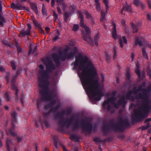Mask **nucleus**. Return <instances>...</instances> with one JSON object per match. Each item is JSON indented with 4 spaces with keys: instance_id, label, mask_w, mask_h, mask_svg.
<instances>
[{
    "instance_id": "nucleus-55",
    "label": "nucleus",
    "mask_w": 151,
    "mask_h": 151,
    "mask_svg": "<svg viewBox=\"0 0 151 151\" xmlns=\"http://www.w3.org/2000/svg\"><path fill=\"white\" fill-rule=\"evenodd\" d=\"M27 30L30 33V31L31 29L32 28V27L31 24L28 23L27 24Z\"/></svg>"
},
{
    "instance_id": "nucleus-39",
    "label": "nucleus",
    "mask_w": 151,
    "mask_h": 151,
    "mask_svg": "<svg viewBox=\"0 0 151 151\" xmlns=\"http://www.w3.org/2000/svg\"><path fill=\"white\" fill-rule=\"evenodd\" d=\"M110 102L109 100H108V98H107L106 100H105L102 106L104 109H106V105L109 104V103Z\"/></svg>"
},
{
    "instance_id": "nucleus-17",
    "label": "nucleus",
    "mask_w": 151,
    "mask_h": 151,
    "mask_svg": "<svg viewBox=\"0 0 151 151\" xmlns=\"http://www.w3.org/2000/svg\"><path fill=\"white\" fill-rule=\"evenodd\" d=\"M102 130L104 134L107 133L110 131V128L108 126V124L104 123L102 128Z\"/></svg>"
},
{
    "instance_id": "nucleus-23",
    "label": "nucleus",
    "mask_w": 151,
    "mask_h": 151,
    "mask_svg": "<svg viewBox=\"0 0 151 151\" xmlns=\"http://www.w3.org/2000/svg\"><path fill=\"white\" fill-rule=\"evenodd\" d=\"M116 99H114V98H108V100H109V102L111 103V104H112L113 107L115 109H116V106L115 104H116Z\"/></svg>"
},
{
    "instance_id": "nucleus-54",
    "label": "nucleus",
    "mask_w": 151,
    "mask_h": 151,
    "mask_svg": "<svg viewBox=\"0 0 151 151\" xmlns=\"http://www.w3.org/2000/svg\"><path fill=\"white\" fill-rule=\"evenodd\" d=\"M11 7L14 9H17V3L16 4H15L14 3H12L11 4Z\"/></svg>"
},
{
    "instance_id": "nucleus-3",
    "label": "nucleus",
    "mask_w": 151,
    "mask_h": 151,
    "mask_svg": "<svg viewBox=\"0 0 151 151\" xmlns=\"http://www.w3.org/2000/svg\"><path fill=\"white\" fill-rule=\"evenodd\" d=\"M144 113L139 109H135L134 111V114L132 115V122H139L146 118L148 113L151 110V106L141 107Z\"/></svg>"
},
{
    "instance_id": "nucleus-6",
    "label": "nucleus",
    "mask_w": 151,
    "mask_h": 151,
    "mask_svg": "<svg viewBox=\"0 0 151 151\" xmlns=\"http://www.w3.org/2000/svg\"><path fill=\"white\" fill-rule=\"evenodd\" d=\"M79 127L81 128L83 131L89 134L91 133L93 129V124L89 123L85 124L84 119L81 120V123L78 121H77L74 126L73 130H75Z\"/></svg>"
},
{
    "instance_id": "nucleus-38",
    "label": "nucleus",
    "mask_w": 151,
    "mask_h": 151,
    "mask_svg": "<svg viewBox=\"0 0 151 151\" xmlns=\"http://www.w3.org/2000/svg\"><path fill=\"white\" fill-rule=\"evenodd\" d=\"M42 101H45L44 100H42L41 99L40 100H38L37 101V109L39 110L40 109V107L41 106V105H42Z\"/></svg>"
},
{
    "instance_id": "nucleus-30",
    "label": "nucleus",
    "mask_w": 151,
    "mask_h": 151,
    "mask_svg": "<svg viewBox=\"0 0 151 151\" xmlns=\"http://www.w3.org/2000/svg\"><path fill=\"white\" fill-rule=\"evenodd\" d=\"M10 65L12 70H15L17 67L16 63L13 60L12 61L10 62Z\"/></svg>"
},
{
    "instance_id": "nucleus-36",
    "label": "nucleus",
    "mask_w": 151,
    "mask_h": 151,
    "mask_svg": "<svg viewBox=\"0 0 151 151\" xmlns=\"http://www.w3.org/2000/svg\"><path fill=\"white\" fill-rule=\"evenodd\" d=\"M142 51L143 57L147 59H148V58L147 53L146 52L145 49L143 48Z\"/></svg>"
},
{
    "instance_id": "nucleus-20",
    "label": "nucleus",
    "mask_w": 151,
    "mask_h": 151,
    "mask_svg": "<svg viewBox=\"0 0 151 151\" xmlns=\"http://www.w3.org/2000/svg\"><path fill=\"white\" fill-rule=\"evenodd\" d=\"M124 9H125L126 11L128 12H132V11L131 6L127 5H126L125 6H123L121 12L122 14V11Z\"/></svg>"
},
{
    "instance_id": "nucleus-59",
    "label": "nucleus",
    "mask_w": 151,
    "mask_h": 151,
    "mask_svg": "<svg viewBox=\"0 0 151 151\" xmlns=\"http://www.w3.org/2000/svg\"><path fill=\"white\" fill-rule=\"evenodd\" d=\"M134 3L135 5L137 6H138L139 4V0H134Z\"/></svg>"
},
{
    "instance_id": "nucleus-53",
    "label": "nucleus",
    "mask_w": 151,
    "mask_h": 151,
    "mask_svg": "<svg viewBox=\"0 0 151 151\" xmlns=\"http://www.w3.org/2000/svg\"><path fill=\"white\" fill-rule=\"evenodd\" d=\"M85 14L86 16V18L87 19H89V18H92V17H91V15L89 14L88 12L87 11H86L85 12Z\"/></svg>"
},
{
    "instance_id": "nucleus-40",
    "label": "nucleus",
    "mask_w": 151,
    "mask_h": 151,
    "mask_svg": "<svg viewBox=\"0 0 151 151\" xmlns=\"http://www.w3.org/2000/svg\"><path fill=\"white\" fill-rule=\"evenodd\" d=\"M93 141L96 142H104V141L101 140L100 138L97 137H94L93 139Z\"/></svg>"
},
{
    "instance_id": "nucleus-21",
    "label": "nucleus",
    "mask_w": 151,
    "mask_h": 151,
    "mask_svg": "<svg viewBox=\"0 0 151 151\" xmlns=\"http://www.w3.org/2000/svg\"><path fill=\"white\" fill-rule=\"evenodd\" d=\"M11 86L12 89L15 91V95L17 97L16 100H18V94L19 92L15 84L11 85Z\"/></svg>"
},
{
    "instance_id": "nucleus-29",
    "label": "nucleus",
    "mask_w": 151,
    "mask_h": 151,
    "mask_svg": "<svg viewBox=\"0 0 151 151\" xmlns=\"http://www.w3.org/2000/svg\"><path fill=\"white\" fill-rule=\"evenodd\" d=\"M32 20L35 26L37 28L41 26L40 24L37 22L34 17L32 18Z\"/></svg>"
},
{
    "instance_id": "nucleus-37",
    "label": "nucleus",
    "mask_w": 151,
    "mask_h": 151,
    "mask_svg": "<svg viewBox=\"0 0 151 151\" xmlns=\"http://www.w3.org/2000/svg\"><path fill=\"white\" fill-rule=\"evenodd\" d=\"M25 7L24 5H22L21 4H19L17 3V9L23 10H25Z\"/></svg>"
},
{
    "instance_id": "nucleus-32",
    "label": "nucleus",
    "mask_w": 151,
    "mask_h": 151,
    "mask_svg": "<svg viewBox=\"0 0 151 151\" xmlns=\"http://www.w3.org/2000/svg\"><path fill=\"white\" fill-rule=\"evenodd\" d=\"M133 91H129L126 95V99L129 100H130Z\"/></svg>"
},
{
    "instance_id": "nucleus-26",
    "label": "nucleus",
    "mask_w": 151,
    "mask_h": 151,
    "mask_svg": "<svg viewBox=\"0 0 151 151\" xmlns=\"http://www.w3.org/2000/svg\"><path fill=\"white\" fill-rule=\"evenodd\" d=\"M20 33L22 35V37H24L26 35L29 36L30 35V33L26 30L25 31V29H23L20 32Z\"/></svg>"
},
{
    "instance_id": "nucleus-51",
    "label": "nucleus",
    "mask_w": 151,
    "mask_h": 151,
    "mask_svg": "<svg viewBox=\"0 0 151 151\" xmlns=\"http://www.w3.org/2000/svg\"><path fill=\"white\" fill-rule=\"evenodd\" d=\"M133 91V93L135 96L137 95V94L139 92H140L139 91L137 90V89H136V87L134 88Z\"/></svg>"
},
{
    "instance_id": "nucleus-46",
    "label": "nucleus",
    "mask_w": 151,
    "mask_h": 151,
    "mask_svg": "<svg viewBox=\"0 0 151 151\" xmlns=\"http://www.w3.org/2000/svg\"><path fill=\"white\" fill-rule=\"evenodd\" d=\"M135 41L137 43V45H139L141 47L142 46L143 44L142 41L138 38H136L135 39Z\"/></svg>"
},
{
    "instance_id": "nucleus-64",
    "label": "nucleus",
    "mask_w": 151,
    "mask_h": 151,
    "mask_svg": "<svg viewBox=\"0 0 151 151\" xmlns=\"http://www.w3.org/2000/svg\"><path fill=\"white\" fill-rule=\"evenodd\" d=\"M72 112V110L70 108H68L67 110V114L68 115H70Z\"/></svg>"
},
{
    "instance_id": "nucleus-2",
    "label": "nucleus",
    "mask_w": 151,
    "mask_h": 151,
    "mask_svg": "<svg viewBox=\"0 0 151 151\" xmlns=\"http://www.w3.org/2000/svg\"><path fill=\"white\" fill-rule=\"evenodd\" d=\"M46 70H40L39 72L38 81H49L50 78V73H52L56 69L55 64L51 61L48 60L47 63H45Z\"/></svg>"
},
{
    "instance_id": "nucleus-44",
    "label": "nucleus",
    "mask_w": 151,
    "mask_h": 151,
    "mask_svg": "<svg viewBox=\"0 0 151 151\" xmlns=\"http://www.w3.org/2000/svg\"><path fill=\"white\" fill-rule=\"evenodd\" d=\"M53 16L54 17V22H55L56 21L57 19L58 18V14L56 13L55 12V11L53 10Z\"/></svg>"
},
{
    "instance_id": "nucleus-18",
    "label": "nucleus",
    "mask_w": 151,
    "mask_h": 151,
    "mask_svg": "<svg viewBox=\"0 0 151 151\" xmlns=\"http://www.w3.org/2000/svg\"><path fill=\"white\" fill-rule=\"evenodd\" d=\"M113 25L114 27L112 32V36L115 40H116L118 37L116 30V26L115 24H114Z\"/></svg>"
},
{
    "instance_id": "nucleus-10",
    "label": "nucleus",
    "mask_w": 151,
    "mask_h": 151,
    "mask_svg": "<svg viewBox=\"0 0 151 151\" xmlns=\"http://www.w3.org/2000/svg\"><path fill=\"white\" fill-rule=\"evenodd\" d=\"M86 34L83 35V39L87 42L89 44L92 45L93 44V40L91 39L89 35L91 33V30L89 27L86 26L84 27Z\"/></svg>"
},
{
    "instance_id": "nucleus-5",
    "label": "nucleus",
    "mask_w": 151,
    "mask_h": 151,
    "mask_svg": "<svg viewBox=\"0 0 151 151\" xmlns=\"http://www.w3.org/2000/svg\"><path fill=\"white\" fill-rule=\"evenodd\" d=\"M55 118L56 119H59L58 122L59 126L58 130L60 131H63L64 128L66 126L69 127L71 124L73 123L75 120V117L72 116L70 119H67L65 121L64 119L62 117L60 112H58L56 114Z\"/></svg>"
},
{
    "instance_id": "nucleus-60",
    "label": "nucleus",
    "mask_w": 151,
    "mask_h": 151,
    "mask_svg": "<svg viewBox=\"0 0 151 151\" xmlns=\"http://www.w3.org/2000/svg\"><path fill=\"white\" fill-rule=\"evenodd\" d=\"M51 102L50 103L52 107H54L56 104V101L55 100L50 101Z\"/></svg>"
},
{
    "instance_id": "nucleus-57",
    "label": "nucleus",
    "mask_w": 151,
    "mask_h": 151,
    "mask_svg": "<svg viewBox=\"0 0 151 151\" xmlns=\"http://www.w3.org/2000/svg\"><path fill=\"white\" fill-rule=\"evenodd\" d=\"M96 9L97 11H100L101 10L100 4H95Z\"/></svg>"
},
{
    "instance_id": "nucleus-61",
    "label": "nucleus",
    "mask_w": 151,
    "mask_h": 151,
    "mask_svg": "<svg viewBox=\"0 0 151 151\" xmlns=\"http://www.w3.org/2000/svg\"><path fill=\"white\" fill-rule=\"evenodd\" d=\"M62 8L63 10V11H65V9L67 7V5L65 4L64 3H62Z\"/></svg>"
},
{
    "instance_id": "nucleus-48",
    "label": "nucleus",
    "mask_w": 151,
    "mask_h": 151,
    "mask_svg": "<svg viewBox=\"0 0 151 151\" xmlns=\"http://www.w3.org/2000/svg\"><path fill=\"white\" fill-rule=\"evenodd\" d=\"M117 93V91H113L111 94V98H114V99H116L115 97Z\"/></svg>"
},
{
    "instance_id": "nucleus-22",
    "label": "nucleus",
    "mask_w": 151,
    "mask_h": 151,
    "mask_svg": "<svg viewBox=\"0 0 151 151\" xmlns=\"http://www.w3.org/2000/svg\"><path fill=\"white\" fill-rule=\"evenodd\" d=\"M131 24L133 28V32L135 33L137 32L139 27V24H135L134 23H132Z\"/></svg>"
},
{
    "instance_id": "nucleus-25",
    "label": "nucleus",
    "mask_w": 151,
    "mask_h": 151,
    "mask_svg": "<svg viewBox=\"0 0 151 151\" xmlns=\"http://www.w3.org/2000/svg\"><path fill=\"white\" fill-rule=\"evenodd\" d=\"M30 7L31 9L34 11L36 14L38 13V10L37 7L36 5H35L34 3H32L31 4Z\"/></svg>"
},
{
    "instance_id": "nucleus-50",
    "label": "nucleus",
    "mask_w": 151,
    "mask_h": 151,
    "mask_svg": "<svg viewBox=\"0 0 151 151\" xmlns=\"http://www.w3.org/2000/svg\"><path fill=\"white\" fill-rule=\"evenodd\" d=\"M5 98L6 99L7 101H9L10 100V97L9 96V94L8 92H6L5 94L4 95Z\"/></svg>"
},
{
    "instance_id": "nucleus-16",
    "label": "nucleus",
    "mask_w": 151,
    "mask_h": 151,
    "mask_svg": "<svg viewBox=\"0 0 151 151\" xmlns=\"http://www.w3.org/2000/svg\"><path fill=\"white\" fill-rule=\"evenodd\" d=\"M78 52V50L76 48L74 49V52H70L67 55V58L68 59L73 58L75 54Z\"/></svg>"
},
{
    "instance_id": "nucleus-52",
    "label": "nucleus",
    "mask_w": 151,
    "mask_h": 151,
    "mask_svg": "<svg viewBox=\"0 0 151 151\" xmlns=\"http://www.w3.org/2000/svg\"><path fill=\"white\" fill-rule=\"evenodd\" d=\"M10 78V74L9 73H7L6 74V79L7 83L9 82V79Z\"/></svg>"
},
{
    "instance_id": "nucleus-56",
    "label": "nucleus",
    "mask_w": 151,
    "mask_h": 151,
    "mask_svg": "<svg viewBox=\"0 0 151 151\" xmlns=\"http://www.w3.org/2000/svg\"><path fill=\"white\" fill-rule=\"evenodd\" d=\"M147 75L150 77V78H151V69L148 68L147 70Z\"/></svg>"
},
{
    "instance_id": "nucleus-43",
    "label": "nucleus",
    "mask_w": 151,
    "mask_h": 151,
    "mask_svg": "<svg viewBox=\"0 0 151 151\" xmlns=\"http://www.w3.org/2000/svg\"><path fill=\"white\" fill-rule=\"evenodd\" d=\"M103 1L105 5L106 6V11L107 12L108 10L109 6L108 5V1L107 0H103Z\"/></svg>"
},
{
    "instance_id": "nucleus-33",
    "label": "nucleus",
    "mask_w": 151,
    "mask_h": 151,
    "mask_svg": "<svg viewBox=\"0 0 151 151\" xmlns=\"http://www.w3.org/2000/svg\"><path fill=\"white\" fill-rule=\"evenodd\" d=\"M42 14L44 16H47V10L46 9L45 6L44 5V4H43L42 6Z\"/></svg>"
},
{
    "instance_id": "nucleus-8",
    "label": "nucleus",
    "mask_w": 151,
    "mask_h": 151,
    "mask_svg": "<svg viewBox=\"0 0 151 151\" xmlns=\"http://www.w3.org/2000/svg\"><path fill=\"white\" fill-rule=\"evenodd\" d=\"M17 116V113L15 111H11V116L12 118V126L9 130L6 131V133L8 135L10 134L13 137L16 136V134L14 132L15 128V125L17 123L16 117Z\"/></svg>"
},
{
    "instance_id": "nucleus-34",
    "label": "nucleus",
    "mask_w": 151,
    "mask_h": 151,
    "mask_svg": "<svg viewBox=\"0 0 151 151\" xmlns=\"http://www.w3.org/2000/svg\"><path fill=\"white\" fill-rule=\"evenodd\" d=\"M151 127L149 123H148L146 126H142L140 127V129L142 130H144L147 129Z\"/></svg>"
},
{
    "instance_id": "nucleus-4",
    "label": "nucleus",
    "mask_w": 151,
    "mask_h": 151,
    "mask_svg": "<svg viewBox=\"0 0 151 151\" xmlns=\"http://www.w3.org/2000/svg\"><path fill=\"white\" fill-rule=\"evenodd\" d=\"M39 86L43 89L40 91L41 94L42 96L41 98L42 100L45 101H49L51 99L52 96L53 95V92L50 91L49 86L50 84V81H38Z\"/></svg>"
},
{
    "instance_id": "nucleus-42",
    "label": "nucleus",
    "mask_w": 151,
    "mask_h": 151,
    "mask_svg": "<svg viewBox=\"0 0 151 151\" xmlns=\"http://www.w3.org/2000/svg\"><path fill=\"white\" fill-rule=\"evenodd\" d=\"M101 16L100 18V21L103 22L105 18L106 14L104 12H101Z\"/></svg>"
},
{
    "instance_id": "nucleus-47",
    "label": "nucleus",
    "mask_w": 151,
    "mask_h": 151,
    "mask_svg": "<svg viewBox=\"0 0 151 151\" xmlns=\"http://www.w3.org/2000/svg\"><path fill=\"white\" fill-rule=\"evenodd\" d=\"M79 28V26L78 24H74L73 27V30L74 31H77Z\"/></svg>"
},
{
    "instance_id": "nucleus-31",
    "label": "nucleus",
    "mask_w": 151,
    "mask_h": 151,
    "mask_svg": "<svg viewBox=\"0 0 151 151\" xmlns=\"http://www.w3.org/2000/svg\"><path fill=\"white\" fill-rule=\"evenodd\" d=\"M75 10V7L74 5H71L69 7V10L70 12H69L71 14H73Z\"/></svg>"
},
{
    "instance_id": "nucleus-49",
    "label": "nucleus",
    "mask_w": 151,
    "mask_h": 151,
    "mask_svg": "<svg viewBox=\"0 0 151 151\" xmlns=\"http://www.w3.org/2000/svg\"><path fill=\"white\" fill-rule=\"evenodd\" d=\"M22 138L20 136H17L16 137V139L17 141V143H19L22 142Z\"/></svg>"
},
{
    "instance_id": "nucleus-35",
    "label": "nucleus",
    "mask_w": 151,
    "mask_h": 151,
    "mask_svg": "<svg viewBox=\"0 0 151 151\" xmlns=\"http://www.w3.org/2000/svg\"><path fill=\"white\" fill-rule=\"evenodd\" d=\"M99 34L97 33L96 35L94 38V42L95 43V45L96 46L98 45V42L99 40Z\"/></svg>"
},
{
    "instance_id": "nucleus-41",
    "label": "nucleus",
    "mask_w": 151,
    "mask_h": 151,
    "mask_svg": "<svg viewBox=\"0 0 151 151\" xmlns=\"http://www.w3.org/2000/svg\"><path fill=\"white\" fill-rule=\"evenodd\" d=\"M116 51V47H114L113 48V52L114 53L113 58L114 59H116V58L117 56Z\"/></svg>"
},
{
    "instance_id": "nucleus-63",
    "label": "nucleus",
    "mask_w": 151,
    "mask_h": 151,
    "mask_svg": "<svg viewBox=\"0 0 151 151\" xmlns=\"http://www.w3.org/2000/svg\"><path fill=\"white\" fill-rule=\"evenodd\" d=\"M24 98L23 95L22 94L20 96V101L22 105H23L24 104Z\"/></svg>"
},
{
    "instance_id": "nucleus-1",
    "label": "nucleus",
    "mask_w": 151,
    "mask_h": 151,
    "mask_svg": "<svg viewBox=\"0 0 151 151\" xmlns=\"http://www.w3.org/2000/svg\"><path fill=\"white\" fill-rule=\"evenodd\" d=\"M75 58L74 65L79 66V70H82L81 73L78 71V74L84 89L89 96L90 100L93 102L94 101H100L101 96L104 95L99 90L98 80H95L97 73L92 62L87 56H83L81 54H79L78 57L76 56Z\"/></svg>"
},
{
    "instance_id": "nucleus-58",
    "label": "nucleus",
    "mask_w": 151,
    "mask_h": 151,
    "mask_svg": "<svg viewBox=\"0 0 151 151\" xmlns=\"http://www.w3.org/2000/svg\"><path fill=\"white\" fill-rule=\"evenodd\" d=\"M80 26L83 28L84 27L86 26L84 24V19L81 20L80 21Z\"/></svg>"
},
{
    "instance_id": "nucleus-7",
    "label": "nucleus",
    "mask_w": 151,
    "mask_h": 151,
    "mask_svg": "<svg viewBox=\"0 0 151 151\" xmlns=\"http://www.w3.org/2000/svg\"><path fill=\"white\" fill-rule=\"evenodd\" d=\"M110 123H111V129L116 132L123 131L125 129L124 125L128 126L129 125V123L127 121H126L124 122V125L123 124L124 122L122 120H121L119 123H115L114 124H113L112 121H111Z\"/></svg>"
},
{
    "instance_id": "nucleus-62",
    "label": "nucleus",
    "mask_w": 151,
    "mask_h": 151,
    "mask_svg": "<svg viewBox=\"0 0 151 151\" xmlns=\"http://www.w3.org/2000/svg\"><path fill=\"white\" fill-rule=\"evenodd\" d=\"M78 14H79V17L81 20L84 19L83 15L81 12H79Z\"/></svg>"
},
{
    "instance_id": "nucleus-13",
    "label": "nucleus",
    "mask_w": 151,
    "mask_h": 151,
    "mask_svg": "<svg viewBox=\"0 0 151 151\" xmlns=\"http://www.w3.org/2000/svg\"><path fill=\"white\" fill-rule=\"evenodd\" d=\"M2 2L0 1V26L1 27H3L4 24L6 22L4 18L1 14L2 12Z\"/></svg>"
},
{
    "instance_id": "nucleus-15",
    "label": "nucleus",
    "mask_w": 151,
    "mask_h": 151,
    "mask_svg": "<svg viewBox=\"0 0 151 151\" xmlns=\"http://www.w3.org/2000/svg\"><path fill=\"white\" fill-rule=\"evenodd\" d=\"M141 99L143 100L142 101L143 105H142V107H143L149 105L150 103L149 97H145L143 99Z\"/></svg>"
},
{
    "instance_id": "nucleus-11",
    "label": "nucleus",
    "mask_w": 151,
    "mask_h": 151,
    "mask_svg": "<svg viewBox=\"0 0 151 151\" xmlns=\"http://www.w3.org/2000/svg\"><path fill=\"white\" fill-rule=\"evenodd\" d=\"M127 101L125 100V97L124 96L121 97L119 98L117 102L115 104L116 109H118L119 106H125L127 103Z\"/></svg>"
},
{
    "instance_id": "nucleus-12",
    "label": "nucleus",
    "mask_w": 151,
    "mask_h": 151,
    "mask_svg": "<svg viewBox=\"0 0 151 151\" xmlns=\"http://www.w3.org/2000/svg\"><path fill=\"white\" fill-rule=\"evenodd\" d=\"M142 92V93L140 92L139 93L138 95L135 96V98L136 99H143L145 97H149L148 93H150L149 92L147 89L143 88Z\"/></svg>"
},
{
    "instance_id": "nucleus-28",
    "label": "nucleus",
    "mask_w": 151,
    "mask_h": 151,
    "mask_svg": "<svg viewBox=\"0 0 151 151\" xmlns=\"http://www.w3.org/2000/svg\"><path fill=\"white\" fill-rule=\"evenodd\" d=\"M60 35V32L59 29H57L56 32V35L53 38V40L55 42L59 39V37Z\"/></svg>"
},
{
    "instance_id": "nucleus-19",
    "label": "nucleus",
    "mask_w": 151,
    "mask_h": 151,
    "mask_svg": "<svg viewBox=\"0 0 151 151\" xmlns=\"http://www.w3.org/2000/svg\"><path fill=\"white\" fill-rule=\"evenodd\" d=\"M12 140L9 138H7L6 141V147L7 151H11L10 145L12 144Z\"/></svg>"
},
{
    "instance_id": "nucleus-9",
    "label": "nucleus",
    "mask_w": 151,
    "mask_h": 151,
    "mask_svg": "<svg viewBox=\"0 0 151 151\" xmlns=\"http://www.w3.org/2000/svg\"><path fill=\"white\" fill-rule=\"evenodd\" d=\"M59 54L60 55V57L57 54H54L52 56L57 67H59L60 64V58L62 61H64L67 58L66 54H65L66 55L65 56L63 54L62 52H59Z\"/></svg>"
},
{
    "instance_id": "nucleus-27",
    "label": "nucleus",
    "mask_w": 151,
    "mask_h": 151,
    "mask_svg": "<svg viewBox=\"0 0 151 151\" xmlns=\"http://www.w3.org/2000/svg\"><path fill=\"white\" fill-rule=\"evenodd\" d=\"M70 139L72 140H74L76 142H78L79 141V138L76 135L72 134L70 136Z\"/></svg>"
},
{
    "instance_id": "nucleus-14",
    "label": "nucleus",
    "mask_w": 151,
    "mask_h": 151,
    "mask_svg": "<svg viewBox=\"0 0 151 151\" xmlns=\"http://www.w3.org/2000/svg\"><path fill=\"white\" fill-rule=\"evenodd\" d=\"M52 139L54 142V146L56 149H58V145L61 146V144L58 140V137L56 136H54L52 137Z\"/></svg>"
},
{
    "instance_id": "nucleus-45",
    "label": "nucleus",
    "mask_w": 151,
    "mask_h": 151,
    "mask_svg": "<svg viewBox=\"0 0 151 151\" xmlns=\"http://www.w3.org/2000/svg\"><path fill=\"white\" fill-rule=\"evenodd\" d=\"M135 72L137 74L138 78H141V75L140 71L139 70V69H136L135 70Z\"/></svg>"
},
{
    "instance_id": "nucleus-24",
    "label": "nucleus",
    "mask_w": 151,
    "mask_h": 151,
    "mask_svg": "<svg viewBox=\"0 0 151 151\" xmlns=\"http://www.w3.org/2000/svg\"><path fill=\"white\" fill-rule=\"evenodd\" d=\"M70 14H71L70 13L66 12H65L64 13L63 17L64 21L65 22H67L68 19Z\"/></svg>"
}]
</instances>
